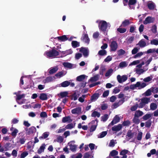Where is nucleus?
Listing matches in <instances>:
<instances>
[{"instance_id": "f257e3e1", "label": "nucleus", "mask_w": 158, "mask_h": 158, "mask_svg": "<svg viewBox=\"0 0 158 158\" xmlns=\"http://www.w3.org/2000/svg\"><path fill=\"white\" fill-rule=\"evenodd\" d=\"M110 26L109 23L108 24L106 21H101L99 23V29L100 31H102L104 34L106 33L107 34V31L106 29L107 27Z\"/></svg>"}, {"instance_id": "f03ea898", "label": "nucleus", "mask_w": 158, "mask_h": 158, "mask_svg": "<svg viewBox=\"0 0 158 158\" xmlns=\"http://www.w3.org/2000/svg\"><path fill=\"white\" fill-rule=\"evenodd\" d=\"M147 85L144 82L141 83L140 82L138 81L135 84L131 85H130V88L132 89H140L144 88Z\"/></svg>"}, {"instance_id": "7ed1b4c3", "label": "nucleus", "mask_w": 158, "mask_h": 158, "mask_svg": "<svg viewBox=\"0 0 158 158\" xmlns=\"http://www.w3.org/2000/svg\"><path fill=\"white\" fill-rule=\"evenodd\" d=\"M144 64V63L142 62L136 66L135 69L136 73L140 75L148 70V68L144 69H142L141 68L142 66Z\"/></svg>"}, {"instance_id": "20e7f679", "label": "nucleus", "mask_w": 158, "mask_h": 158, "mask_svg": "<svg viewBox=\"0 0 158 158\" xmlns=\"http://www.w3.org/2000/svg\"><path fill=\"white\" fill-rule=\"evenodd\" d=\"M58 54V52L56 50H50L47 51L44 55L48 58H50L57 56Z\"/></svg>"}, {"instance_id": "39448f33", "label": "nucleus", "mask_w": 158, "mask_h": 158, "mask_svg": "<svg viewBox=\"0 0 158 158\" xmlns=\"http://www.w3.org/2000/svg\"><path fill=\"white\" fill-rule=\"evenodd\" d=\"M150 98L145 97L140 100L139 101V107L143 108L146 104H148L150 102Z\"/></svg>"}, {"instance_id": "423d86ee", "label": "nucleus", "mask_w": 158, "mask_h": 158, "mask_svg": "<svg viewBox=\"0 0 158 158\" xmlns=\"http://www.w3.org/2000/svg\"><path fill=\"white\" fill-rule=\"evenodd\" d=\"M128 79V76L127 75H123L122 76L120 75L117 76V79L118 82L120 83H122Z\"/></svg>"}, {"instance_id": "0eeeda50", "label": "nucleus", "mask_w": 158, "mask_h": 158, "mask_svg": "<svg viewBox=\"0 0 158 158\" xmlns=\"http://www.w3.org/2000/svg\"><path fill=\"white\" fill-rule=\"evenodd\" d=\"M75 141L74 140L71 141L68 143V145L70 149L73 152L76 151L77 147V145L75 144Z\"/></svg>"}, {"instance_id": "6e6552de", "label": "nucleus", "mask_w": 158, "mask_h": 158, "mask_svg": "<svg viewBox=\"0 0 158 158\" xmlns=\"http://www.w3.org/2000/svg\"><path fill=\"white\" fill-rule=\"evenodd\" d=\"M81 39V41L88 44L89 43L90 40L89 38L88 35L85 34V32H84Z\"/></svg>"}, {"instance_id": "1a4fd4ad", "label": "nucleus", "mask_w": 158, "mask_h": 158, "mask_svg": "<svg viewBox=\"0 0 158 158\" xmlns=\"http://www.w3.org/2000/svg\"><path fill=\"white\" fill-rule=\"evenodd\" d=\"M155 20V18L151 16H148L146 17L145 20L143 21V23L144 24L153 23Z\"/></svg>"}, {"instance_id": "9d476101", "label": "nucleus", "mask_w": 158, "mask_h": 158, "mask_svg": "<svg viewBox=\"0 0 158 158\" xmlns=\"http://www.w3.org/2000/svg\"><path fill=\"white\" fill-rule=\"evenodd\" d=\"M39 140L37 137L35 138V141L34 143L32 141L29 142L27 144V148H33L34 146V143H38Z\"/></svg>"}, {"instance_id": "9b49d317", "label": "nucleus", "mask_w": 158, "mask_h": 158, "mask_svg": "<svg viewBox=\"0 0 158 158\" xmlns=\"http://www.w3.org/2000/svg\"><path fill=\"white\" fill-rule=\"evenodd\" d=\"M110 46V49H117L118 47V44L116 41L113 40L111 42Z\"/></svg>"}, {"instance_id": "f8f14e48", "label": "nucleus", "mask_w": 158, "mask_h": 158, "mask_svg": "<svg viewBox=\"0 0 158 158\" xmlns=\"http://www.w3.org/2000/svg\"><path fill=\"white\" fill-rule=\"evenodd\" d=\"M27 131L26 132L27 135H30L32 134L34 132H35L36 129L35 127H31L28 130L27 128L25 129Z\"/></svg>"}, {"instance_id": "ddd939ff", "label": "nucleus", "mask_w": 158, "mask_h": 158, "mask_svg": "<svg viewBox=\"0 0 158 158\" xmlns=\"http://www.w3.org/2000/svg\"><path fill=\"white\" fill-rule=\"evenodd\" d=\"M81 108L80 107H78L74 108L71 110V112L73 114H80L81 113Z\"/></svg>"}, {"instance_id": "4468645a", "label": "nucleus", "mask_w": 158, "mask_h": 158, "mask_svg": "<svg viewBox=\"0 0 158 158\" xmlns=\"http://www.w3.org/2000/svg\"><path fill=\"white\" fill-rule=\"evenodd\" d=\"M72 121V120L70 116L64 117L62 118V122L63 123H70Z\"/></svg>"}, {"instance_id": "2eb2a0df", "label": "nucleus", "mask_w": 158, "mask_h": 158, "mask_svg": "<svg viewBox=\"0 0 158 158\" xmlns=\"http://www.w3.org/2000/svg\"><path fill=\"white\" fill-rule=\"evenodd\" d=\"M10 130L11 131V135L14 137H15L17 134L18 132V130L16 128L13 127H11L10 128Z\"/></svg>"}, {"instance_id": "dca6fc26", "label": "nucleus", "mask_w": 158, "mask_h": 158, "mask_svg": "<svg viewBox=\"0 0 158 158\" xmlns=\"http://www.w3.org/2000/svg\"><path fill=\"white\" fill-rule=\"evenodd\" d=\"M56 38L57 39L63 42L67 41L68 39V38L65 35H63L61 36H58L56 37Z\"/></svg>"}, {"instance_id": "f3484780", "label": "nucleus", "mask_w": 158, "mask_h": 158, "mask_svg": "<svg viewBox=\"0 0 158 158\" xmlns=\"http://www.w3.org/2000/svg\"><path fill=\"white\" fill-rule=\"evenodd\" d=\"M129 152V151L127 150L124 149L122 150L120 153V155L123 156L121 158H127V156L126 154Z\"/></svg>"}, {"instance_id": "a211bd4d", "label": "nucleus", "mask_w": 158, "mask_h": 158, "mask_svg": "<svg viewBox=\"0 0 158 158\" xmlns=\"http://www.w3.org/2000/svg\"><path fill=\"white\" fill-rule=\"evenodd\" d=\"M120 119V118L118 115H116L110 124L112 125L116 124L119 121Z\"/></svg>"}, {"instance_id": "6ab92c4d", "label": "nucleus", "mask_w": 158, "mask_h": 158, "mask_svg": "<svg viewBox=\"0 0 158 158\" xmlns=\"http://www.w3.org/2000/svg\"><path fill=\"white\" fill-rule=\"evenodd\" d=\"M131 23L129 20L128 19H125L123 22L120 27H125L129 25Z\"/></svg>"}, {"instance_id": "aec40b11", "label": "nucleus", "mask_w": 158, "mask_h": 158, "mask_svg": "<svg viewBox=\"0 0 158 158\" xmlns=\"http://www.w3.org/2000/svg\"><path fill=\"white\" fill-rule=\"evenodd\" d=\"M9 143H6L5 146V148H1L2 145L0 144V152H2L4 151H7L10 149V147H9Z\"/></svg>"}, {"instance_id": "412c9836", "label": "nucleus", "mask_w": 158, "mask_h": 158, "mask_svg": "<svg viewBox=\"0 0 158 158\" xmlns=\"http://www.w3.org/2000/svg\"><path fill=\"white\" fill-rule=\"evenodd\" d=\"M46 146V144L45 143H43L42 144L37 151L38 153L39 154H40L42 152H44V149L45 148Z\"/></svg>"}, {"instance_id": "4be33fe9", "label": "nucleus", "mask_w": 158, "mask_h": 158, "mask_svg": "<svg viewBox=\"0 0 158 158\" xmlns=\"http://www.w3.org/2000/svg\"><path fill=\"white\" fill-rule=\"evenodd\" d=\"M71 45L73 48H75L80 46V43L77 41H72L71 42Z\"/></svg>"}, {"instance_id": "5701e85b", "label": "nucleus", "mask_w": 158, "mask_h": 158, "mask_svg": "<svg viewBox=\"0 0 158 158\" xmlns=\"http://www.w3.org/2000/svg\"><path fill=\"white\" fill-rule=\"evenodd\" d=\"M58 70L57 67L56 66L55 67L51 68L49 70V73L51 74H52L56 73Z\"/></svg>"}, {"instance_id": "b1692460", "label": "nucleus", "mask_w": 158, "mask_h": 158, "mask_svg": "<svg viewBox=\"0 0 158 158\" xmlns=\"http://www.w3.org/2000/svg\"><path fill=\"white\" fill-rule=\"evenodd\" d=\"M70 84V82L69 81H65L61 83L60 85H58V86L60 87V85L62 87H66L69 85Z\"/></svg>"}, {"instance_id": "393cba45", "label": "nucleus", "mask_w": 158, "mask_h": 158, "mask_svg": "<svg viewBox=\"0 0 158 158\" xmlns=\"http://www.w3.org/2000/svg\"><path fill=\"white\" fill-rule=\"evenodd\" d=\"M147 6L150 10H153L154 9L155 6L154 3L151 2L148 3Z\"/></svg>"}, {"instance_id": "a878e982", "label": "nucleus", "mask_w": 158, "mask_h": 158, "mask_svg": "<svg viewBox=\"0 0 158 158\" xmlns=\"http://www.w3.org/2000/svg\"><path fill=\"white\" fill-rule=\"evenodd\" d=\"M122 128V126L120 124L115 126L112 127V129L113 131H119Z\"/></svg>"}, {"instance_id": "bb28decb", "label": "nucleus", "mask_w": 158, "mask_h": 158, "mask_svg": "<svg viewBox=\"0 0 158 158\" xmlns=\"http://www.w3.org/2000/svg\"><path fill=\"white\" fill-rule=\"evenodd\" d=\"M55 79L54 77H47L44 81V83H48L53 81Z\"/></svg>"}, {"instance_id": "cd10ccee", "label": "nucleus", "mask_w": 158, "mask_h": 158, "mask_svg": "<svg viewBox=\"0 0 158 158\" xmlns=\"http://www.w3.org/2000/svg\"><path fill=\"white\" fill-rule=\"evenodd\" d=\"M137 45H139L141 48L144 47L146 45L145 42L143 40H141Z\"/></svg>"}, {"instance_id": "c85d7f7f", "label": "nucleus", "mask_w": 158, "mask_h": 158, "mask_svg": "<svg viewBox=\"0 0 158 158\" xmlns=\"http://www.w3.org/2000/svg\"><path fill=\"white\" fill-rule=\"evenodd\" d=\"M99 78V75L97 74L94 76V77L91 78L89 80V81H90L92 82L98 80Z\"/></svg>"}, {"instance_id": "c756f323", "label": "nucleus", "mask_w": 158, "mask_h": 158, "mask_svg": "<svg viewBox=\"0 0 158 158\" xmlns=\"http://www.w3.org/2000/svg\"><path fill=\"white\" fill-rule=\"evenodd\" d=\"M79 96V94L78 93L75 92L72 95V99L74 101L76 100L78 98Z\"/></svg>"}, {"instance_id": "7c9ffc66", "label": "nucleus", "mask_w": 158, "mask_h": 158, "mask_svg": "<svg viewBox=\"0 0 158 158\" xmlns=\"http://www.w3.org/2000/svg\"><path fill=\"white\" fill-rule=\"evenodd\" d=\"M28 155V152L27 151H24L22 152L20 155H19L18 157L20 158H25Z\"/></svg>"}, {"instance_id": "2f4dec72", "label": "nucleus", "mask_w": 158, "mask_h": 158, "mask_svg": "<svg viewBox=\"0 0 158 158\" xmlns=\"http://www.w3.org/2000/svg\"><path fill=\"white\" fill-rule=\"evenodd\" d=\"M63 64L64 67L69 68H72L73 65L72 64L68 62L64 63Z\"/></svg>"}, {"instance_id": "473e14b6", "label": "nucleus", "mask_w": 158, "mask_h": 158, "mask_svg": "<svg viewBox=\"0 0 158 158\" xmlns=\"http://www.w3.org/2000/svg\"><path fill=\"white\" fill-rule=\"evenodd\" d=\"M80 52L83 53L84 56L85 57H87L89 55V51L88 50H80Z\"/></svg>"}, {"instance_id": "72a5a7b5", "label": "nucleus", "mask_w": 158, "mask_h": 158, "mask_svg": "<svg viewBox=\"0 0 158 158\" xmlns=\"http://www.w3.org/2000/svg\"><path fill=\"white\" fill-rule=\"evenodd\" d=\"M143 114V113L140 110H137L135 113V117H139L142 116Z\"/></svg>"}, {"instance_id": "f704fd0d", "label": "nucleus", "mask_w": 158, "mask_h": 158, "mask_svg": "<svg viewBox=\"0 0 158 158\" xmlns=\"http://www.w3.org/2000/svg\"><path fill=\"white\" fill-rule=\"evenodd\" d=\"M75 126V124H73V123H71L67 125L65 128L67 129H71L73 128Z\"/></svg>"}, {"instance_id": "c9c22d12", "label": "nucleus", "mask_w": 158, "mask_h": 158, "mask_svg": "<svg viewBox=\"0 0 158 158\" xmlns=\"http://www.w3.org/2000/svg\"><path fill=\"white\" fill-rule=\"evenodd\" d=\"M86 77L85 75H82L77 77V80L78 81H81L83 80Z\"/></svg>"}, {"instance_id": "e433bc0d", "label": "nucleus", "mask_w": 158, "mask_h": 158, "mask_svg": "<svg viewBox=\"0 0 158 158\" xmlns=\"http://www.w3.org/2000/svg\"><path fill=\"white\" fill-rule=\"evenodd\" d=\"M113 71V70L112 69H109L106 73L105 76L106 77H109L112 73Z\"/></svg>"}, {"instance_id": "4c0bfd02", "label": "nucleus", "mask_w": 158, "mask_h": 158, "mask_svg": "<svg viewBox=\"0 0 158 158\" xmlns=\"http://www.w3.org/2000/svg\"><path fill=\"white\" fill-rule=\"evenodd\" d=\"M144 53V52H138L134 56L133 58H139L142 55H143Z\"/></svg>"}, {"instance_id": "58836bf2", "label": "nucleus", "mask_w": 158, "mask_h": 158, "mask_svg": "<svg viewBox=\"0 0 158 158\" xmlns=\"http://www.w3.org/2000/svg\"><path fill=\"white\" fill-rule=\"evenodd\" d=\"M40 99L43 100H45L47 99V97L46 94H42L40 95Z\"/></svg>"}, {"instance_id": "ea45409f", "label": "nucleus", "mask_w": 158, "mask_h": 158, "mask_svg": "<svg viewBox=\"0 0 158 158\" xmlns=\"http://www.w3.org/2000/svg\"><path fill=\"white\" fill-rule=\"evenodd\" d=\"M119 27L117 29V31L120 33H123L127 31V29L125 28H121Z\"/></svg>"}, {"instance_id": "a19ab883", "label": "nucleus", "mask_w": 158, "mask_h": 158, "mask_svg": "<svg viewBox=\"0 0 158 158\" xmlns=\"http://www.w3.org/2000/svg\"><path fill=\"white\" fill-rule=\"evenodd\" d=\"M107 134V132L106 131H103L98 135V138H102L105 136Z\"/></svg>"}, {"instance_id": "79ce46f5", "label": "nucleus", "mask_w": 158, "mask_h": 158, "mask_svg": "<svg viewBox=\"0 0 158 158\" xmlns=\"http://www.w3.org/2000/svg\"><path fill=\"white\" fill-rule=\"evenodd\" d=\"M153 77L152 76L145 78L143 79V81L145 82H148L151 81Z\"/></svg>"}, {"instance_id": "37998d69", "label": "nucleus", "mask_w": 158, "mask_h": 158, "mask_svg": "<svg viewBox=\"0 0 158 158\" xmlns=\"http://www.w3.org/2000/svg\"><path fill=\"white\" fill-rule=\"evenodd\" d=\"M157 107V105L156 103H152L150 105V109L152 110H156Z\"/></svg>"}, {"instance_id": "c03bdc74", "label": "nucleus", "mask_w": 158, "mask_h": 158, "mask_svg": "<svg viewBox=\"0 0 158 158\" xmlns=\"http://www.w3.org/2000/svg\"><path fill=\"white\" fill-rule=\"evenodd\" d=\"M100 114L99 113L96 111H94L92 113L91 116L92 117H99L100 116Z\"/></svg>"}, {"instance_id": "a18cd8bd", "label": "nucleus", "mask_w": 158, "mask_h": 158, "mask_svg": "<svg viewBox=\"0 0 158 158\" xmlns=\"http://www.w3.org/2000/svg\"><path fill=\"white\" fill-rule=\"evenodd\" d=\"M127 64L125 61L122 62L120 63L119 64V67L121 68H123L127 67Z\"/></svg>"}, {"instance_id": "49530a36", "label": "nucleus", "mask_w": 158, "mask_h": 158, "mask_svg": "<svg viewBox=\"0 0 158 158\" xmlns=\"http://www.w3.org/2000/svg\"><path fill=\"white\" fill-rule=\"evenodd\" d=\"M68 92L67 91L62 92L60 94V95L61 98L68 96Z\"/></svg>"}, {"instance_id": "de8ad7c7", "label": "nucleus", "mask_w": 158, "mask_h": 158, "mask_svg": "<svg viewBox=\"0 0 158 158\" xmlns=\"http://www.w3.org/2000/svg\"><path fill=\"white\" fill-rule=\"evenodd\" d=\"M151 44L155 45H158V39H154L151 40Z\"/></svg>"}, {"instance_id": "09e8293b", "label": "nucleus", "mask_w": 158, "mask_h": 158, "mask_svg": "<svg viewBox=\"0 0 158 158\" xmlns=\"http://www.w3.org/2000/svg\"><path fill=\"white\" fill-rule=\"evenodd\" d=\"M118 152L115 150H113L110 153V155L112 156H115L118 155Z\"/></svg>"}, {"instance_id": "8fccbe9b", "label": "nucleus", "mask_w": 158, "mask_h": 158, "mask_svg": "<svg viewBox=\"0 0 158 158\" xmlns=\"http://www.w3.org/2000/svg\"><path fill=\"white\" fill-rule=\"evenodd\" d=\"M152 116L151 114H147L143 117V119L144 120H147L150 118Z\"/></svg>"}, {"instance_id": "3c124183", "label": "nucleus", "mask_w": 158, "mask_h": 158, "mask_svg": "<svg viewBox=\"0 0 158 158\" xmlns=\"http://www.w3.org/2000/svg\"><path fill=\"white\" fill-rule=\"evenodd\" d=\"M65 73L62 71L60 72L55 75V76L58 77H60L65 75Z\"/></svg>"}, {"instance_id": "603ef678", "label": "nucleus", "mask_w": 158, "mask_h": 158, "mask_svg": "<svg viewBox=\"0 0 158 158\" xmlns=\"http://www.w3.org/2000/svg\"><path fill=\"white\" fill-rule=\"evenodd\" d=\"M140 60H139L134 61L131 63L129 65V66H131L133 65H136L140 63Z\"/></svg>"}, {"instance_id": "864d4df0", "label": "nucleus", "mask_w": 158, "mask_h": 158, "mask_svg": "<svg viewBox=\"0 0 158 158\" xmlns=\"http://www.w3.org/2000/svg\"><path fill=\"white\" fill-rule=\"evenodd\" d=\"M106 52L105 50H100L98 52V54L100 56H104L106 55Z\"/></svg>"}, {"instance_id": "5fc2aeb1", "label": "nucleus", "mask_w": 158, "mask_h": 158, "mask_svg": "<svg viewBox=\"0 0 158 158\" xmlns=\"http://www.w3.org/2000/svg\"><path fill=\"white\" fill-rule=\"evenodd\" d=\"M26 140V139L24 137H22L19 138V142L21 144H24Z\"/></svg>"}, {"instance_id": "6e6d98bb", "label": "nucleus", "mask_w": 158, "mask_h": 158, "mask_svg": "<svg viewBox=\"0 0 158 158\" xmlns=\"http://www.w3.org/2000/svg\"><path fill=\"white\" fill-rule=\"evenodd\" d=\"M133 121L135 124H138L139 123L140 120L138 118V117H135V116L134 118L133 119Z\"/></svg>"}, {"instance_id": "4d7b16f0", "label": "nucleus", "mask_w": 158, "mask_h": 158, "mask_svg": "<svg viewBox=\"0 0 158 158\" xmlns=\"http://www.w3.org/2000/svg\"><path fill=\"white\" fill-rule=\"evenodd\" d=\"M98 98V95L97 94L93 95L91 97V100L93 101H94Z\"/></svg>"}, {"instance_id": "13d9d810", "label": "nucleus", "mask_w": 158, "mask_h": 158, "mask_svg": "<svg viewBox=\"0 0 158 158\" xmlns=\"http://www.w3.org/2000/svg\"><path fill=\"white\" fill-rule=\"evenodd\" d=\"M136 3V0H129L128 5H134Z\"/></svg>"}, {"instance_id": "bf43d9fd", "label": "nucleus", "mask_w": 158, "mask_h": 158, "mask_svg": "<svg viewBox=\"0 0 158 158\" xmlns=\"http://www.w3.org/2000/svg\"><path fill=\"white\" fill-rule=\"evenodd\" d=\"M142 133L141 132H139L138 133L137 136V139L138 140H140L142 138Z\"/></svg>"}, {"instance_id": "052dcab7", "label": "nucleus", "mask_w": 158, "mask_h": 158, "mask_svg": "<svg viewBox=\"0 0 158 158\" xmlns=\"http://www.w3.org/2000/svg\"><path fill=\"white\" fill-rule=\"evenodd\" d=\"M49 134L48 132H45L43 134L42 136L40 137L39 138L41 139V138H43L44 139H45L48 136Z\"/></svg>"}, {"instance_id": "680f3d73", "label": "nucleus", "mask_w": 158, "mask_h": 158, "mask_svg": "<svg viewBox=\"0 0 158 158\" xmlns=\"http://www.w3.org/2000/svg\"><path fill=\"white\" fill-rule=\"evenodd\" d=\"M156 26L155 25H154L152 27L151 30L153 33H155L156 32Z\"/></svg>"}, {"instance_id": "e2e57ef3", "label": "nucleus", "mask_w": 158, "mask_h": 158, "mask_svg": "<svg viewBox=\"0 0 158 158\" xmlns=\"http://www.w3.org/2000/svg\"><path fill=\"white\" fill-rule=\"evenodd\" d=\"M108 118V115L107 114H106L102 117V121L105 122L107 119Z\"/></svg>"}, {"instance_id": "0e129e2a", "label": "nucleus", "mask_w": 158, "mask_h": 158, "mask_svg": "<svg viewBox=\"0 0 158 158\" xmlns=\"http://www.w3.org/2000/svg\"><path fill=\"white\" fill-rule=\"evenodd\" d=\"M152 91L150 89H148L145 93L144 94L146 96H149L151 94Z\"/></svg>"}, {"instance_id": "69168bd1", "label": "nucleus", "mask_w": 158, "mask_h": 158, "mask_svg": "<svg viewBox=\"0 0 158 158\" xmlns=\"http://www.w3.org/2000/svg\"><path fill=\"white\" fill-rule=\"evenodd\" d=\"M11 155L14 157H16L17 155V151L15 149L13 150L11 153Z\"/></svg>"}, {"instance_id": "338daca9", "label": "nucleus", "mask_w": 158, "mask_h": 158, "mask_svg": "<svg viewBox=\"0 0 158 158\" xmlns=\"http://www.w3.org/2000/svg\"><path fill=\"white\" fill-rule=\"evenodd\" d=\"M86 95H82L81 97H80L78 100L79 101L81 102H83L84 101V98L85 97Z\"/></svg>"}, {"instance_id": "774afa93", "label": "nucleus", "mask_w": 158, "mask_h": 158, "mask_svg": "<svg viewBox=\"0 0 158 158\" xmlns=\"http://www.w3.org/2000/svg\"><path fill=\"white\" fill-rule=\"evenodd\" d=\"M134 134L132 133L131 131H128L127 133V136L130 138L134 137Z\"/></svg>"}]
</instances>
